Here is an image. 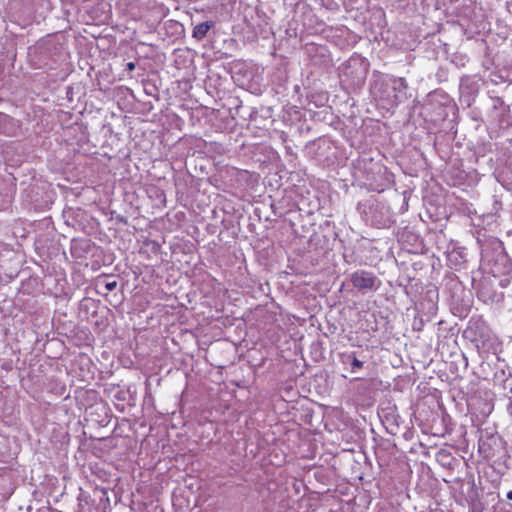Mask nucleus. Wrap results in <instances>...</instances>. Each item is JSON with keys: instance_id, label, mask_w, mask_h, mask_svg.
<instances>
[{"instance_id": "f257e3e1", "label": "nucleus", "mask_w": 512, "mask_h": 512, "mask_svg": "<svg viewBox=\"0 0 512 512\" xmlns=\"http://www.w3.org/2000/svg\"><path fill=\"white\" fill-rule=\"evenodd\" d=\"M421 115L427 124L454 128L457 122L458 107L451 97L441 90L428 95V101L421 109Z\"/></svg>"}, {"instance_id": "f03ea898", "label": "nucleus", "mask_w": 512, "mask_h": 512, "mask_svg": "<svg viewBox=\"0 0 512 512\" xmlns=\"http://www.w3.org/2000/svg\"><path fill=\"white\" fill-rule=\"evenodd\" d=\"M370 93L374 100L384 108L396 106L401 95L397 96L395 87L390 83L389 77H377L370 84Z\"/></svg>"}, {"instance_id": "7ed1b4c3", "label": "nucleus", "mask_w": 512, "mask_h": 512, "mask_svg": "<svg viewBox=\"0 0 512 512\" xmlns=\"http://www.w3.org/2000/svg\"><path fill=\"white\" fill-rule=\"evenodd\" d=\"M350 281L354 288L363 293L376 290L380 285V281L375 274L366 270H357L353 272L350 275Z\"/></svg>"}, {"instance_id": "20e7f679", "label": "nucleus", "mask_w": 512, "mask_h": 512, "mask_svg": "<svg viewBox=\"0 0 512 512\" xmlns=\"http://www.w3.org/2000/svg\"><path fill=\"white\" fill-rule=\"evenodd\" d=\"M459 101L462 106L470 107L474 101L475 90L471 85V78L464 76L460 80L459 84Z\"/></svg>"}, {"instance_id": "39448f33", "label": "nucleus", "mask_w": 512, "mask_h": 512, "mask_svg": "<svg viewBox=\"0 0 512 512\" xmlns=\"http://www.w3.org/2000/svg\"><path fill=\"white\" fill-rule=\"evenodd\" d=\"M213 26H214L213 21H206V22H202V23L195 25L193 28V31H192V37L198 41L203 40L206 37L208 31Z\"/></svg>"}, {"instance_id": "423d86ee", "label": "nucleus", "mask_w": 512, "mask_h": 512, "mask_svg": "<svg viewBox=\"0 0 512 512\" xmlns=\"http://www.w3.org/2000/svg\"><path fill=\"white\" fill-rule=\"evenodd\" d=\"M390 83L395 87V92L398 94L397 96L401 95L399 98V103L404 101L407 98L406 95V89H407V82L404 78H395V77H389Z\"/></svg>"}, {"instance_id": "0eeeda50", "label": "nucleus", "mask_w": 512, "mask_h": 512, "mask_svg": "<svg viewBox=\"0 0 512 512\" xmlns=\"http://www.w3.org/2000/svg\"><path fill=\"white\" fill-rule=\"evenodd\" d=\"M343 363L350 364L351 372L356 373L359 369L363 367L364 362L359 360L356 356L355 352L344 354L343 355Z\"/></svg>"}, {"instance_id": "6e6552de", "label": "nucleus", "mask_w": 512, "mask_h": 512, "mask_svg": "<svg viewBox=\"0 0 512 512\" xmlns=\"http://www.w3.org/2000/svg\"><path fill=\"white\" fill-rule=\"evenodd\" d=\"M117 281L113 280V281H108L105 283V289L108 291V292H111L113 291L114 289H116L117 287Z\"/></svg>"}, {"instance_id": "1a4fd4ad", "label": "nucleus", "mask_w": 512, "mask_h": 512, "mask_svg": "<svg viewBox=\"0 0 512 512\" xmlns=\"http://www.w3.org/2000/svg\"><path fill=\"white\" fill-rule=\"evenodd\" d=\"M9 120H10V118L7 115L0 114V124L10 125V123L8 122Z\"/></svg>"}, {"instance_id": "9d476101", "label": "nucleus", "mask_w": 512, "mask_h": 512, "mask_svg": "<svg viewBox=\"0 0 512 512\" xmlns=\"http://www.w3.org/2000/svg\"><path fill=\"white\" fill-rule=\"evenodd\" d=\"M134 69H135V63L134 62L126 63V70L133 71Z\"/></svg>"}, {"instance_id": "9b49d317", "label": "nucleus", "mask_w": 512, "mask_h": 512, "mask_svg": "<svg viewBox=\"0 0 512 512\" xmlns=\"http://www.w3.org/2000/svg\"><path fill=\"white\" fill-rule=\"evenodd\" d=\"M413 329L417 331L422 330V321H420L419 324L416 321H414Z\"/></svg>"}, {"instance_id": "f8f14e48", "label": "nucleus", "mask_w": 512, "mask_h": 512, "mask_svg": "<svg viewBox=\"0 0 512 512\" xmlns=\"http://www.w3.org/2000/svg\"><path fill=\"white\" fill-rule=\"evenodd\" d=\"M38 512H61V511H58L56 509L48 507L45 510H39Z\"/></svg>"}, {"instance_id": "ddd939ff", "label": "nucleus", "mask_w": 512, "mask_h": 512, "mask_svg": "<svg viewBox=\"0 0 512 512\" xmlns=\"http://www.w3.org/2000/svg\"><path fill=\"white\" fill-rule=\"evenodd\" d=\"M507 499L512 500V490L507 493Z\"/></svg>"}, {"instance_id": "4468645a", "label": "nucleus", "mask_w": 512, "mask_h": 512, "mask_svg": "<svg viewBox=\"0 0 512 512\" xmlns=\"http://www.w3.org/2000/svg\"><path fill=\"white\" fill-rule=\"evenodd\" d=\"M254 92L255 93H260V88H257Z\"/></svg>"}]
</instances>
